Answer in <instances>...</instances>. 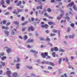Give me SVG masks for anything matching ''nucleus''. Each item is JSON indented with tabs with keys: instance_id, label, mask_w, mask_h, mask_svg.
<instances>
[{
	"instance_id": "27",
	"label": "nucleus",
	"mask_w": 77,
	"mask_h": 77,
	"mask_svg": "<svg viewBox=\"0 0 77 77\" xmlns=\"http://www.w3.org/2000/svg\"><path fill=\"white\" fill-rule=\"evenodd\" d=\"M6 59V57H3L2 58V60H4L5 59Z\"/></svg>"
},
{
	"instance_id": "36",
	"label": "nucleus",
	"mask_w": 77,
	"mask_h": 77,
	"mask_svg": "<svg viewBox=\"0 0 77 77\" xmlns=\"http://www.w3.org/2000/svg\"><path fill=\"white\" fill-rule=\"evenodd\" d=\"M59 51H61V52H65V50L62 49H60Z\"/></svg>"
},
{
	"instance_id": "31",
	"label": "nucleus",
	"mask_w": 77,
	"mask_h": 77,
	"mask_svg": "<svg viewBox=\"0 0 77 77\" xmlns=\"http://www.w3.org/2000/svg\"><path fill=\"white\" fill-rule=\"evenodd\" d=\"M62 61V58H60L59 60V63L60 64Z\"/></svg>"
},
{
	"instance_id": "39",
	"label": "nucleus",
	"mask_w": 77,
	"mask_h": 77,
	"mask_svg": "<svg viewBox=\"0 0 77 77\" xmlns=\"http://www.w3.org/2000/svg\"><path fill=\"white\" fill-rule=\"evenodd\" d=\"M55 54H56V53L55 52L52 53V55L54 57H55Z\"/></svg>"
},
{
	"instance_id": "11",
	"label": "nucleus",
	"mask_w": 77,
	"mask_h": 77,
	"mask_svg": "<svg viewBox=\"0 0 77 77\" xmlns=\"http://www.w3.org/2000/svg\"><path fill=\"white\" fill-rule=\"evenodd\" d=\"M61 12L62 14H60V18H61V17H63V15H64V12H63V11L61 10Z\"/></svg>"
},
{
	"instance_id": "44",
	"label": "nucleus",
	"mask_w": 77,
	"mask_h": 77,
	"mask_svg": "<svg viewBox=\"0 0 77 77\" xmlns=\"http://www.w3.org/2000/svg\"><path fill=\"white\" fill-rule=\"evenodd\" d=\"M40 40L44 41V40H45V38L43 37L41 38H40Z\"/></svg>"
},
{
	"instance_id": "33",
	"label": "nucleus",
	"mask_w": 77,
	"mask_h": 77,
	"mask_svg": "<svg viewBox=\"0 0 77 77\" xmlns=\"http://www.w3.org/2000/svg\"><path fill=\"white\" fill-rule=\"evenodd\" d=\"M8 10H11L12 9V7H9L8 8Z\"/></svg>"
},
{
	"instance_id": "32",
	"label": "nucleus",
	"mask_w": 77,
	"mask_h": 77,
	"mask_svg": "<svg viewBox=\"0 0 77 77\" xmlns=\"http://www.w3.org/2000/svg\"><path fill=\"white\" fill-rule=\"evenodd\" d=\"M55 35H56L55 34H53L52 33H51L50 34L51 36H55Z\"/></svg>"
},
{
	"instance_id": "14",
	"label": "nucleus",
	"mask_w": 77,
	"mask_h": 77,
	"mask_svg": "<svg viewBox=\"0 0 77 77\" xmlns=\"http://www.w3.org/2000/svg\"><path fill=\"white\" fill-rule=\"evenodd\" d=\"M20 64L19 63L17 64L16 66V68L17 69H19L20 68Z\"/></svg>"
},
{
	"instance_id": "56",
	"label": "nucleus",
	"mask_w": 77,
	"mask_h": 77,
	"mask_svg": "<svg viewBox=\"0 0 77 77\" xmlns=\"http://www.w3.org/2000/svg\"><path fill=\"white\" fill-rule=\"evenodd\" d=\"M75 74V72H72L70 73V74Z\"/></svg>"
},
{
	"instance_id": "30",
	"label": "nucleus",
	"mask_w": 77,
	"mask_h": 77,
	"mask_svg": "<svg viewBox=\"0 0 77 77\" xmlns=\"http://www.w3.org/2000/svg\"><path fill=\"white\" fill-rule=\"evenodd\" d=\"M23 11V9H18V14L19 13V12H22V11Z\"/></svg>"
},
{
	"instance_id": "4",
	"label": "nucleus",
	"mask_w": 77,
	"mask_h": 77,
	"mask_svg": "<svg viewBox=\"0 0 77 77\" xmlns=\"http://www.w3.org/2000/svg\"><path fill=\"white\" fill-rule=\"evenodd\" d=\"M4 49H6V51L8 53H10L12 51V49L10 48H8V47H5Z\"/></svg>"
},
{
	"instance_id": "1",
	"label": "nucleus",
	"mask_w": 77,
	"mask_h": 77,
	"mask_svg": "<svg viewBox=\"0 0 77 77\" xmlns=\"http://www.w3.org/2000/svg\"><path fill=\"white\" fill-rule=\"evenodd\" d=\"M48 54V53H42L41 54V55L43 58H46V59H50L51 58V57L47 55Z\"/></svg>"
},
{
	"instance_id": "58",
	"label": "nucleus",
	"mask_w": 77,
	"mask_h": 77,
	"mask_svg": "<svg viewBox=\"0 0 77 77\" xmlns=\"http://www.w3.org/2000/svg\"><path fill=\"white\" fill-rule=\"evenodd\" d=\"M31 20L32 21H33L34 20V18H33V17H31Z\"/></svg>"
},
{
	"instance_id": "42",
	"label": "nucleus",
	"mask_w": 77,
	"mask_h": 77,
	"mask_svg": "<svg viewBox=\"0 0 77 77\" xmlns=\"http://www.w3.org/2000/svg\"><path fill=\"white\" fill-rule=\"evenodd\" d=\"M14 23L15 24H18V22L15 21L14 22Z\"/></svg>"
},
{
	"instance_id": "20",
	"label": "nucleus",
	"mask_w": 77,
	"mask_h": 77,
	"mask_svg": "<svg viewBox=\"0 0 77 77\" xmlns=\"http://www.w3.org/2000/svg\"><path fill=\"white\" fill-rule=\"evenodd\" d=\"M28 38V37H27V35H25L24 36V39L25 40H26Z\"/></svg>"
},
{
	"instance_id": "62",
	"label": "nucleus",
	"mask_w": 77,
	"mask_h": 77,
	"mask_svg": "<svg viewBox=\"0 0 77 77\" xmlns=\"http://www.w3.org/2000/svg\"><path fill=\"white\" fill-rule=\"evenodd\" d=\"M59 5H62V3L60 2L59 3Z\"/></svg>"
},
{
	"instance_id": "7",
	"label": "nucleus",
	"mask_w": 77,
	"mask_h": 77,
	"mask_svg": "<svg viewBox=\"0 0 77 77\" xmlns=\"http://www.w3.org/2000/svg\"><path fill=\"white\" fill-rule=\"evenodd\" d=\"M16 31H17V29H13V30H12L11 31V35H15V32H16Z\"/></svg>"
},
{
	"instance_id": "52",
	"label": "nucleus",
	"mask_w": 77,
	"mask_h": 77,
	"mask_svg": "<svg viewBox=\"0 0 77 77\" xmlns=\"http://www.w3.org/2000/svg\"><path fill=\"white\" fill-rule=\"evenodd\" d=\"M10 23H10V22H8V23H7L6 24L7 26H9V24H10Z\"/></svg>"
},
{
	"instance_id": "5",
	"label": "nucleus",
	"mask_w": 77,
	"mask_h": 77,
	"mask_svg": "<svg viewBox=\"0 0 77 77\" xmlns=\"http://www.w3.org/2000/svg\"><path fill=\"white\" fill-rule=\"evenodd\" d=\"M35 29L33 28V27L32 26H29L28 27V31L30 32L31 30L32 31H34Z\"/></svg>"
},
{
	"instance_id": "60",
	"label": "nucleus",
	"mask_w": 77,
	"mask_h": 77,
	"mask_svg": "<svg viewBox=\"0 0 77 77\" xmlns=\"http://www.w3.org/2000/svg\"><path fill=\"white\" fill-rule=\"evenodd\" d=\"M31 76H35V75L34 74L32 73L31 74Z\"/></svg>"
},
{
	"instance_id": "12",
	"label": "nucleus",
	"mask_w": 77,
	"mask_h": 77,
	"mask_svg": "<svg viewBox=\"0 0 77 77\" xmlns=\"http://www.w3.org/2000/svg\"><path fill=\"white\" fill-rule=\"evenodd\" d=\"M33 41V40L32 39H29L27 41V42L29 43V42H32Z\"/></svg>"
},
{
	"instance_id": "57",
	"label": "nucleus",
	"mask_w": 77,
	"mask_h": 77,
	"mask_svg": "<svg viewBox=\"0 0 77 77\" xmlns=\"http://www.w3.org/2000/svg\"><path fill=\"white\" fill-rule=\"evenodd\" d=\"M1 56H4V52H2L1 54Z\"/></svg>"
},
{
	"instance_id": "41",
	"label": "nucleus",
	"mask_w": 77,
	"mask_h": 77,
	"mask_svg": "<svg viewBox=\"0 0 77 77\" xmlns=\"http://www.w3.org/2000/svg\"><path fill=\"white\" fill-rule=\"evenodd\" d=\"M17 62H20V58H18L17 59Z\"/></svg>"
},
{
	"instance_id": "24",
	"label": "nucleus",
	"mask_w": 77,
	"mask_h": 77,
	"mask_svg": "<svg viewBox=\"0 0 77 77\" xmlns=\"http://www.w3.org/2000/svg\"><path fill=\"white\" fill-rule=\"evenodd\" d=\"M54 48L55 51H58V48H57V47H54Z\"/></svg>"
},
{
	"instance_id": "63",
	"label": "nucleus",
	"mask_w": 77,
	"mask_h": 77,
	"mask_svg": "<svg viewBox=\"0 0 77 77\" xmlns=\"http://www.w3.org/2000/svg\"><path fill=\"white\" fill-rule=\"evenodd\" d=\"M51 3H53L54 2V0H51Z\"/></svg>"
},
{
	"instance_id": "38",
	"label": "nucleus",
	"mask_w": 77,
	"mask_h": 77,
	"mask_svg": "<svg viewBox=\"0 0 77 77\" xmlns=\"http://www.w3.org/2000/svg\"><path fill=\"white\" fill-rule=\"evenodd\" d=\"M43 72H46V73H50V72L48 71L44 70Z\"/></svg>"
},
{
	"instance_id": "64",
	"label": "nucleus",
	"mask_w": 77,
	"mask_h": 77,
	"mask_svg": "<svg viewBox=\"0 0 77 77\" xmlns=\"http://www.w3.org/2000/svg\"><path fill=\"white\" fill-rule=\"evenodd\" d=\"M44 14V15H45V16H47V13H45Z\"/></svg>"
},
{
	"instance_id": "23",
	"label": "nucleus",
	"mask_w": 77,
	"mask_h": 77,
	"mask_svg": "<svg viewBox=\"0 0 77 77\" xmlns=\"http://www.w3.org/2000/svg\"><path fill=\"white\" fill-rule=\"evenodd\" d=\"M69 38H74V35H69Z\"/></svg>"
},
{
	"instance_id": "53",
	"label": "nucleus",
	"mask_w": 77,
	"mask_h": 77,
	"mask_svg": "<svg viewBox=\"0 0 77 77\" xmlns=\"http://www.w3.org/2000/svg\"><path fill=\"white\" fill-rule=\"evenodd\" d=\"M26 30V28H23L22 29V31H24Z\"/></svg>"
},
{
	"instance_id": "6",
	"label": "nucleus",
	"mask_w": 77,
	"mask_h": 77,
	"mask_svg": "<svg viewBox=\"0 0 77 77\" xmlns=\"http://www.w3.org/2000/svg\"><path fill=\"white\" fill-rule=\"evenodd\" d=\"M41 26L42 28H44V27H45V28H46V29H47V28H48V25L47 24H45V25L41 24Z\"/></svg>"
},
{
	"instance_id": "15",
	"label": "nucleus",
	"mask_w": 77,
	"mask_h": 77,
	"mask_svg": "<svg viewBox=\"0 0 77 77\" xmlns=\"http://www.w3.org/2000/svg\"><path fill=\"white\" fill-rule=\"evenodd\" d=\"M74 5V3L72 2L71 4H69L68 5H67V7L68 8V7H71L73 5Z\"/></svg>"
},
{
	"instance_id": "10",
	"label": "nucleus",
	"mask_w": 77,
	"mask_h": 77,
	"mask_svg": "<svg viewBox=\"0 0 77 77\" xmlns=\"http://www.w3.org/2000/svg\"><path fill=\"white\" fill-rule=\"evenodd\" d=\"M26 68L29 69H33V67L32 66H26Z\"/></svg>"
},
{
	"instance_id": "13",
	"label": "nucleus",
	"mask_w": 77,
	"mask_h": 77,
	"mask_svg": "<svg viewBox=\"0 0 77 77\" xmlns=\"http://www.w3.org/2000/svg\"><path fill=\"white\" fill-rule=\"evenodd\" d=\"M17 76H18V74L16 72L14 73L13 74V77H17Z\"/></svg>"
},
{
	"instance_id": "34",
	"label": "nucleus",
	"mask_w": 77,
	"mask_h": 77,
	"mask_svg": "<svg viewBox=\"0 0 77 77\" xmlns=\"http://www.w3.org/2000/svg\"><path fill=\"white\" fill-rule=\"evenodd\" d=\"M48 68L49 69H53V68H52V67H51L50 66H48Z\"/></svg>"
},
{
	"instance_id": "45",
	"label": "nucleus",
	"mask_w": 77,
	"mask_h": 77,
	"mask_svg": "<svg viewBox=\"0 0 77 77\" xmlns=\"http://www.w3.org/2000/svg\"><path fill=\"white\" fill-rule=\"evenodd\" d=\"M10 1L9 0H6V2L7 4H9Z\"/></svg>"
},
{
	"instance_id": "3",
	"label": "nucleus",
	"mask_w": 77,
	"mask_h": 77,
	"mask_svg": "<svg viewBox=\"0 0 77 77\" xmlns=\"http://www.w3.org/2000/svg\"><path fill=\"white\" fill-rule=\"evenodd\" d=\"M69 14H71V15H72V13H71V11H69V14L68 13H67L66 14V17H65V18L66 19H67V21H69V20H70V18H69V17H68V16L66 17V16H68V15H69Z\"/></svg>"
},
{
	"instance_id": "54",
	"label": "nucleus",
	"mask_w": 77,
	"mask_h": 77,
	"mask_svg": "<svg viewBox=\"0 0 77 77\" xmlns=\"http://www.w3.org/2000/svg\"><path fill=\"white\" fill-rule=\"evenodd\" d=\"M8 29H9V27H8V26H7L6 27H5V30H8Z\"/></svg>"
},
{
	"instance_id": "48",
	"label": "nucleus",
	"mask_w": 77,
	"mask_h": 77,
	"mask_svg": "<svg viewBox=\"0 0 77 77\" xmlns=\"http://www.w3.org/2000/svg\"><path fill=\"white\" fill-rule=\"evenodd\" d=\"M24 17H22L21 18L22 21H24Z\"/></svg>"
},
{
	"instance_id": "2",
	"label": "nucleus",
	"mask_w": 77,
	"mask_h": 77,
	"mask_svg": "<svg viewBox=\"0 0 77 77\" xmlns=\"http://www.w3.org/2000/svg\"><path fill=\"white\" fill-rule=\"evenodd\" d=\"M42 64H44V63H45V64H47L48 65L49 64V65H51L52 66H54V64H53V63L51 62H49L48 61H43L42 62Z\"/></svg>"
},
{
	"instance_id": "51",
	"label": "nucleus",
	"mask_w": 77,
	"mask_h": 77,
	"mask_svg": "<svg viewBox=\"0 0 77 77\" xmlns=\"http://www.w3.org/2000/svg\"><path fill=\"white\" fill-rule=\"evenodd\" d=\"M48 18L49 19H53V17L50 16L48 17Z\"/></svg>"
},
{
	"instance_id": "43",
	"label": "nucleus",
	"mask_w": 77,
	"mask_h": 77,
	"mask_svg": "<svg viewBox=\"0 0 77 77\" xmlns=\"http://www.w3.org/2000/svg\"><path fill=\"white\" fill-rule=\"evenodd\" d=\"M10 14V12H9L8 11L7 12L5 13V15H9Z\"/></svg>"
},
{
	"instance_id": "21",
	"label": "nucleus",
	"mask_w": 77,
	"mask_h": 77,
	"mask_svg": "<svg viewBox=\"0 0 77 77\" xmlns=\"http://www.w3.org/2000/svg\"><path fill=\"white\" fill-rule=\"evenodd\" d=\"M1 65H2V66H5V62H1Z\"/></svg>"
},
{
	"instance_id": "19",
	"label": "nucleus",
	"mask_w": 77,
	"mask_h": 77,
	"mask_svg": "<svg viewBox=\"0 0 77 77\" xmlns=\"http://www.w3.org/2000/svg\"><path fill=\"white\" fill-rule=\"evenodd\" d=\"M5 33L6 34L7 36H8V34H9V32L7 31H5Z\"/></svg>"
},
{
	"instance_id": "55",
	"label": "nucleus",
	"mask_w": 77,
	"mask_h": 77,
	"mask_svg": "<svg viewBox=\"0 0 77 77\" xmlns=\"http://www.w3.org/2000/svg\"><path fill=\"white\" fill-rule=\"evenodd\" d=\"M19 38H20V39H21L23 38V37H22V36H19Z\"/></svg>"
},
{
	"instance_id": "9",
	"label": "nucleus",
	"mask_w": 77,
	"mask_h": 77,
	"mask_svg": "<svg viewBox=\"0 0 77 77\" xmlns=\"http://www.w3.org/2000/svg\"><path fill=\"white\" fill-rule=\"evenodd\" d=\"M30 52H31V53H35L36 54H38V52L36 51H35L31 49L30 51Z\"/></svg>"
},
{
	"instance_id": "26",
	"label": "nucleus",
	"mask_w": 77,
	"mask_h": 77,
	"mask_svg": "<svg viewBox=\"0 0 77 77\" xmlns=\"http://www.w3.org/2000/svg\"><path fill=\"white\" fill-rule=\"evenodd\" d=\"M73 8L74 10H75V11H77V7H76V6L75 5L73 6Z\"/></svg>"
},
{
	"instance_id": "37",
	"label": "nucleus",
	"mask_w": 77,
	"mask_h": 77,
	"mask_svg": "<svg viewBox=\"0 0 77 77\" xmlns=\"http://www.w3.org/2000/svg\"><path fill=\"white\" fill-rule=\"evenodd\" d=\"M1 5H2L4 4V0H2L1 2Z\"/></svg>"
},
{
	"instance_id": "18",
	"label": "nucleus",
	"mask_w": 77,
	"mask_h": 77,
	"mask_svg": "<svg viewBox=\"0 0 77 77\" xmlns=\"http://www.w3.org/2000/svg\"><path fill=\"white\" fill-rule=\"evenodd\" d=\"M46 41H48V42L50 41V39L48 38V36H46Z\"/></svg>"
},
{
	"instance_id": "16",
	"label": "nucleus",
	"mask_w": 77,
	"mask_h": 77,
	"mask_svg": "<svg viewBox=\"0 0 77 77\" xmlns=\"http://www.w3.org/2000/svg\"><path fill=\"white\" fill-rule=\"evenodd\" d=\"M39 8L40 9H42V6H38L37 7L36 9H38Z\"/></svg>"
},
{
	"instance_id": "40",
	"label": "nucleus",
	"mask_w": 77,
	"mask_h": 77,
	"mask_svg": "<svg viewBox=\"0 0 77 77\" xmlns=\"http://www.w3.org/2000/svg\"><path fill=\"white\" fill-rule=\"evenodd\" d=\"M70 26L72 27H74V23H72L70 25Z\"/></svg>"
},
{
	"instance_id": "47",
	"label": "nucleus",
	"mask_w": 77,
	"mask_h": 77,
	"mask_svg": "<svg viewBox=\"0 0 77 77\" xmlns=\"http://www.w3.org/2000/svg\"><path fill=\"white\" fill-rule=\"evenodd\" d=\"M2 73H3V71L2 70H0V75L2 74Z\"/></svg>"
},
{
	"instance_id": "61",
	"label": "nucleus",
	"mask_w": 77,
	"mask_h": 77,
	"mask_svg": "<svg viewBox=\"0 0 77 77\" xmlns=\"http://www.w3.org/2000/svg\"><path fill=\"white\" fill-rule=\"evenodd\" d=\"M45 32L47 33H48V32H49V31L48 30H47L45 31Z\"/></svg>"
},
{
	"instance_id": "59",
	"label": "nucleus",
	"mask_w": 77,
	"mask_h": 77,
	"mask_svg": "<svg viewBox=\"0 0 77 77\" xmlns=\"http://www.w3.org/2000/svg\"><path fill=\"white\" fill-rule=\"evenodd\" d=\"M64 43L65 44V45H67V44H68L67 42H64Z\"/></svg>"
},
{
	"instance_id": "22",
	"label": "nucleus",
	"mask_w": 77,
	"mask_h": 77,
	"mask_svg": "<svg viewBox=\"0 0 77 77\" xmlns=\"http://www.w3.org/2000/svg\"><path fill=\"white\" fill-rule=\"evenodd\" d=\"M2 23L4 24H6V20L3 21L2 22H1V24H2Z\"/></svg>"
},
{
	"instance_id": "25",
	"label": "nucleus",
	"mask_w": 77,
	"mask_h": 77,
	"mask_svg": "<svg viewBox=\"0 0 77 77\" xmlns=\"http://www.w3.org/2000/svg\"><path fill=\"white\" fill-rule=\"evenodd\" d=\"M48 23L49 25H52V24H53V22H48Z\"/></svg>"
},
{
	"instance_id": "29",
	"label": "nucleus",
	"mask_w": 77,
	"mask_h": 77,
	"mask_svg": "<svg viewBox=\"0 0 77 77\" xmlns=\"http://www.w3.org/2000/svg\"><path fill=\"white\" fill-rule=\"evenodd\" d=\"M27 22H26L24 23H22L21 24V25H22V26H24V25H26V24H27Z\"/></svg>"
},
{
	"instance_id": "35",
	"label": "nucleus",
	"mask_w": 77,
	"mask_h": 77,
	"mask_svg": "<svg viewBox=\"0 0 77 77\" xmlns=\"http://www.w3.org/2000/svg\"><path fill=\"white\" fill-rule=\"evenodd\" d=\"M52 31L53 32H54V33H56V32H57V31L55 29H53L52 30Z\"/></svg>"
},
{
	"instance_id": "49",
	"label": "nucleus",
	"mask_w": 77,
	"mask_h": 77,
	"mask_svg": "<svg viewBox=\"0 0 77 77\" xmlns=\"http://www.w3.org/2000/svg\"><path fill=\"white\" fill-rule=\"evenodd\" d=\"M51 51L52 52H53V51H54V48H51Z\"/></svg>"
},
{
	"instance_id": "46",
	"label": "nucleus",
	"mask_w": 77,
	"mask_h": 77,
	"mask_svg": "<svg viewBox=\"0 0 77 77\" xmlns=\"http://www.w3.org/2000/svg\"><path fill=\"white\" fill-rule=\"evenodd\" d=\"M69 30H70V28H69L67 29V32H69Z\"/></svg>"
},
{
	"instance_id": "8",
	"label": "nucleus",
	"mask_w": 77,
	"mask_h": 77,
	"mask_svg": "<svg viewBox=\"0 0 77 77\" xmlns=\"http://www.w3.org/2000/svg\"><path fill=\"white\" fill-rule=\"evenodd\" d=\"M6 74L8 75V77H11L10 75L11 74V72L10 71H7Z\"/></svg>"
},
{
	"instance_id": "28",
	"label": "nucleus",
	"mask_w": 77,
	"mask_h": 77,
	"mask_svg": "<svg viewBox=\"0 0 77 77\" xmlns=\"http://www.w3.org/2000/svg\"><path fill=\"white\" fill-rule=\"evenodd\" d=\"M47 11L48 12H50L51 11V10L50 8H48L47 9Z\"/></svg>"
},
{
	"instance_id": "17",
	"label": "nucleus",
	"mask_w": 77,
	"mask_h": 77,
	"mask_svg": "<svg viewBox=\"0 0 77 77\" xmlns=\"http://www.w3.org/2000/svg\"><path fill=\"white\" fill-rule=\"evenodd\" d=\"M21 1H20L19 2H18L16 4L17 6H18L21 4Z\"/></svg>"
},
{
	"instance_id": "50",
	"label": "nucleus",
	"mask_w": 77,
	"mask_h": 77,
	"mask_svg": "<svg viewBox=\"0 0 77 77\" xmlns=\"http://www.w3.org/2000/svg\"><path fill=\"white\" fill-rule=\"evenodd\" d=\"M27 47H28V48H30L31 46L29 45H27Z\"/></svg>"
}]
</instances>
